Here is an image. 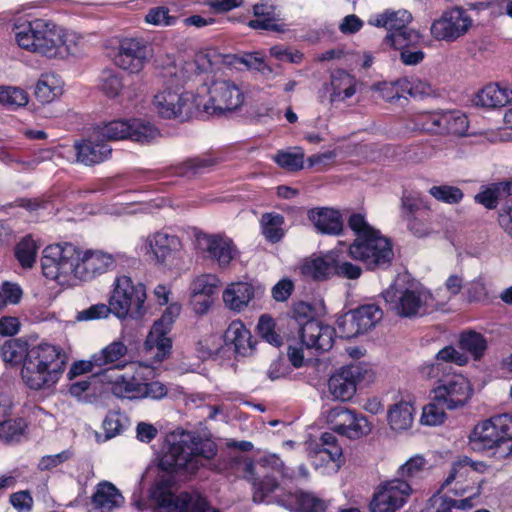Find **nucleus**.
Here are the masks:
<instances>
[{"label": "nucleus", "instance_id": "44", "mask_svg": "<svg viewBox=\"0 0 512 512\" xmlns=\"http://www.w3.org/2000/svg\"><path fill=\"white\" fill-rule=\"evenodd\" d=\"M420 41V34L412 28H405L399 32L387 33L384 42L394 47L395 49L409 48L418 44Z\"/></svg>", "mask_w": 512, "mask_h": 512}, {"label": "nucleus", "instance_id": "25", "mask_svg": "<svg viewBox=\"0 0 512 512\" xmlns=\"http://www.w3.org/2000/svg\"><path fill=\"white\" fill-rule=\"evenodd\" d=\"M198 247L208 253L209 257L217 260L221 267L230 264L236 249L229 238L220 235L200 234L197 237Z\"/></svg>", "mask_w": 512, "mask_h": 512}, {"label": "nucleus", "instance_id": "12", "mask_svg": "<svg viewBox=\"0 0 512 512\" xmlns=\"http://www.w3.org/2000/svg\"><path fill=\"white\" fill-rule=\"evenodd\" d=\"M433 401L447 410L463 407L473 395V387L462 374H447L432 390Z\"/></svg>", "mask_w": 512, "mask_h": 512}, {"label": "nucleus", "instance_id": "35", "mask_svg": "<svg viewBox=\"0 0 512 512\" xmlns=\"http://www.w3.org/2000/svg\"><path fill=\"white\" fill-rule=\"evenodd\" d=\"M512 101V90L501 88L498 84L485 86L476 97V105L485 108H499Z\"/></svg>", "mask_w": 512, "mask_h": 512}, {"label": "nucleus", "instance_id": "50", "mask_svg": "<svg viewBox=\"0 0 512 512\" xmlns=\"http://www.w3.org/2000/svg\"><path fill=\"white\" fill-rule=\"evenodd\" d=\"M429 194L436 200L447 204H458L464 197L462 190L455 186L439 185L429 189Z\"/></svg>", "mask_w": 512, "mask_h": 512}, {"label": "nucleus", "instance_id": "57", "mask_svg": "<svg viewBox=\"0 0 512 512\" xmlns=\"http://www.w3.org/2000/svg\"><path fill=\"white\" fill-rule=\"evenodd\" d=\"M445 409L435 401L428 404L423 408L421 422L429 426L442 424L446 418Z\"/></svg>", "mask_w": 512, "mask_h": 512}, {"label": "nucleus", "instance_id": "51", "mask_svg": "<svg viewBox=\"0 0 512 512\" xmlns=\"http://www.w3.org/2000/svg\"><path fill=\"white\" fill-rule=\"evenodd\" d=\"M28 103L27 93L16 87H0V106L20 107Z\"/></svg>", "mask_w": 512, "mask_h": 512}, {"label": "nucleus", "instance_id": "42", "mask_svg": "<svg viewBox=\"0 0 512 512\" xmlns=\"http://www.w3.org/2000/svg\"><path fill=\"white\" fill-rule=\"evenodd\" d=\"M331 85L333 88L330 96L332 102L343 101L355 94L354 79L344 71L332 76Z\"/></svg>", "mask_w": 512, "mask_h": 512}, {"label": "nucleus", "instance_id": "7", "mask_svg": "<svg viewBox=\"0 0 512 512\" xmlns=\"http://www.w3.org/2000/svg\"><path fill=\"white\" fill-rule=\"evenodd\" d=\"M126 354H93L94 360L100 361V365H106L107 370L129 369L131 373L125 372L118 376L110 384L111 393L120 399H140V374L139 370L150 368L138 361H127L122 359Z\"/></svg>", "mask_w": 512, "mask_h": 512}, {"label": "nucleus", "instance_id": "59", "mask_svg": "<svg viewBox=\"0 0 512 512\" xmlns=\"http://www.w3.org/2000/svg\"><path fill=\"white\" fill-rule=\"evenodd\" d=\"M401 83L404 85V88L409 89V96L414 98L430 96L434 92L430 83L419 78H403Z\"/></svg>", "mask_w": 512, "mask_h": 512}, {"label": "nucleus", "instance_id": "58", "mask_svg": "<svg viewBox=\"0 0 512 512\" xmlns=\"http://www.w3.org/2000/svg\"><path fill=\"white\" fill-rule=\"evenodd\" d=\"M217 279L212 275H203L194 280L191 286V295L213 296L216 292Z\"/></svg>", "mask_w": 512, "mask_h": 512}, {"label": "nucleus", "instance_id": "40", "mask_svg": "<svg viewBox=\"0 0 512 512\" xmlns=\"http://www.w3.org/2000/svg\"><path fill=\"white\" fill-rule=\"evenodd\" d=\"M254 15L257 19L251 20L249 26L254 29H264L278 31L279 26L275 23L277 20L275 7L268 3L256 4L253 7Z\"/></svg>", "mask_w": 512, "mask_h": 512}, {"label": "nucleus", "instance_id": "17", "mask_svg": "<svg viewBox=\"0 0 512 512\" xmlns=\"http://www.w3.org/2000/svg\"><path fill=\"white\" fill-rule=\"evenodd\" d=\"M411 484L403 479H392L378 485L370 502L371 512H396L407 502Z\"/></svg>", "mask_w": 512, "mask_h": 512}, {"label": "nucleus", "instance_id": "26", "mask_svg": "<svg viewBox=\"0 0 512 512\" xmlns=\"http://www.w3.org/2000/svg\"><path fill=\"white\" fill-rule=\"evenodd\" d=\"M76 151L77 161L86 165L92 166L99 164L108 159L112 149L99 138H95V131L87 140L76 141L74 144Z\"/></svg>", "mask_w": 512, "mask_h": 512}, {"label": "nucleus", "instance_id": "46", "mask_svg": "<svg viewBox=\"0 0 512 512\" xmlns=\"http://www.w3.org/2000/svg\"><path fill=\"white\" fill-rule=\"evenodd\" d=\"M60 93L54 76L42 75L35 87V96L42 103L53 101Z\"/></svg>", "mask_w": 512, "mask_h": 512}, {"label": "nucleus", "instance_id": "24", "mask_svg": "<svg viewBox=\"0 0 512 512\" xmlns=\"http://www.w3.org/2000/svg\"><path fill=\"white\" fill-rule=\"evenodd\" d=\"M181 307L178 304H171L166 308L161 318L153 324L145 340L147 350L157 349L159 352H169L172 348V340L167 336L174 318L180 313Z\"/></svg>", "mask_w": 512, "mask_h": 512}, {"label": "nucleus", "instance_id": "37", "mask_svg": "<svg viewBox=\"0 0 512 512\" xmlns=\"http://www.w3.org/2000/svg\"><path fill=\"white\" fill-rule=\"evenodd\" d=\"M29 423L24 417H7L0 422V440L5 443H19L25 437Z\"/></svg>", "mask_w": 512, "mask_h": 512}, {"label": "nucleus", "instance_id": "18", "mask_svg": "<svg viewBox=\"0 0 512 512\" xmlns=\"http://www.w3.org/2000/svg\"><path fill=\"white\" fill-rule=\"evenodd\" d=\"M152 45L143 38H124L120 41L114 63L130 73H139L153 57Z\"/></svg>", "mask_w": 512, "mask_h": 512}, {"label": "nucleus", "instance_id": "5", "mask_svg": "<svg viewBox=\"0 0 512 512\" xmlns=\"http://www.w3.org/2000/svg\"><path fill=\"white\" fill-rule=\"evenodd\" d=\"M68 354H24L21 377L35 391L53 387L63 375Z\"/></svg>", "mask_w": 512, "mask_h": 512}, {"label": "nucleus", "instance_id": "31", "mask_svg": "<svg viewBox=\"0 0 512 512\" xmlns=\"http://www.w3.org/2000/svg\"><path fill=\"white\" fill-rule=\"evenodd\" d=\"M224 343L228 350H255L257 340H253L250 330L240 321H232L224 333Z\"/></svg>", "mask_w": 512, "mask_h": 512}, {"label": "nucleus", "instance_id": "14", "mask_svg": "<svg viewBox=\"0 0 512 512\" xmlns=\"http://www.w3.org/2000/svg\"><path fill=\"white\" fill-rule=\"evenodd\" d=\"M374 373L367 363H356L341 367L328 380V388L335 399L351 400L357 390V385L364 380H370Z\"/></svg>", "mask_w": 512, "mask_h": 512}, {"label": "nucleus", "instance_id": "19", "mask_svg": "<svg viewBox=\"0 0 512 512\" xmlns=\"http://www.w3.org/2000/svg\"><path fill=\"white\" fill-rule=\"evenodd\" d=\"M327 423L333 431L349 439H358L371 431L365 416L343 406L328 411Z\"/></svg>", "mask_w": 512, "mask_h": 512}, {"label": "nucleus", "instance_id": "1", "mask_svg": "<svg viewBox=\"0 0 512 512\" xmlns=\"http://www.w3.org/2000/svg\"><path fill=\"white\" fill-rule=\"evenodd\" d=\"M41 267L46 278L59 283L67 281L70 275L88 281L112 270L115 259L111 254L102 251H88L80 257L74 245L54 244L43 250Z\"/></svg>", "mask_w": 512, "mask_h": 512}, {"label": "nucleus", "instance_id": "39", "mask_svg": "<svg viewBox=\"0 0 512 512\" xmlns=\"http://www.w3.org/2000/svg\"><path fill=\"white\" fill-rule=\"evenodd\" d=\"M175 512H207L210 509L208 499L199 492L182 491L177 494Z\"/></svg>", "mask_w": 512, "mask_h": 512}, {"label": "nucleus", "instance_id": "28", "mask_svg": "<svg viewBox=\"0 0 512 512\" xmlns=\"http://www.w3.org/2000/svg\"><path fill=\"white\" fill-rule=\"evenodd\" d=\"M279 502L291 512H325L328 508L325 500L302 490L287 494Z\"/></svg>", "mask_w": 512, "mask_h": 512}, {"label": "nucleus", "instance_id": "4", "mask_svg": "<svg viewBox=\"0 0 512 512\" xmlns=\"http://www.w3.org/2000/svg\"><path fill=\"white\" fill-rule=\"evenodd\" d=\"M348 226L356 234L349 255L362 261L370 270L388 267L394 257L390 241L372 228L361 214H352Z\"/></svg>", "mask_w": 512, "mask_h": 512}, {"label": "nucleus", "instance_id": "8", "mask_svg": "<svg viewBox=\"0 0 512 512\" xmlns=\"http://www.w3.org/2000/svg\"><path fill=\"white\" fill-rule=\"evenodd\" d=\"M146 297V289L142 283H135L125 275L120 276L115 280L109 299L112 313L119 319H125L128 316L139 318L143 314Z\"/></svg>", "mask_w": 512, "mask_h": 512}, {"label": "nucleus", "instance_id": "2", "mask_svg": "<svg viewBox=\"0 0 512 512\" xmlns=\"http://www.w3.org/2000/svg\"><path fill=\"white\" fill-rule=\"evenodd\" d=\"M15 39L21 48L48 58H64L76 53L74 38L61 27L43 19L17 27Z\"/></svg>", "mask_w": 512, "mask_h": 512}, {"label": "nucleus", "instance_id": "13", "mask_svg": "<svg viewBox=\"0 0 512 512\" xmlns=\"http://www.w3.org/2000/svg\"><path fill=\"white\" fill-rule=\"evenodd\" d=\"M382 318L383 311L378 305L363 304L340 316L337 330L342 338H353L375 328Z\"/></svg>", "mask_w": 512, "mask_h": 512}, {"label": "nucleus", "instance_id": "49", "mask_svg": "<svg viewBox=\"0 0 512 512\" xmlns=\"http://www.w3.org/2000/svg\"><path fill=\"white\" fill-rule=\"evenodd\" d=\"M100 88L107 97H117L123 89L120 75L114 70H103L100 76Z\"/></svg>", "mask_w": 512, "mask_h": 512}, {"label": "nucleus", "instance_id": "9", "mask_svg": "<svg viewBox=\"0 0 512 512\" xmlns=\"http://www.w3.org/2000/svg\"><path fill=\"white\" fill-rule=\"evenodd\" d=\"M473 470V462L468 457H463L452 464L448 476L441 484L440 488L429 499V503L434 509V512H453V509L467 510L474 506L473 500L480 494L479 488H477V491L473 494L459 500L442 493L453 481L458 478L466 477L467 474Z\"/></svg>", "mask_w": 512, "mask_h": 512}, {"label": "nucleus", "instance_id": "29", "mask_svg": "<svg viewBox=\"0 0 512 512\" xmlns=\"http://www.w3.org/2000/svg\"><path fill=\"white\" fill-rule=\"evenodd\" d=\"M313 453L317 465L327 466L332 462L339 467L342 463V448L331 432L322 433L319 441L314 444Z\"/></svg>", "mask_w": 512, "mask_h": 512}, {"label": "nucleus", "instance_id": "38", "mask_svg": "<svg viewBox=\"0 0 512 512\" xmlns=\"http://www.w3.org/2000/svg\"><path fill=\"white\" fill-rule=\"evenodd\" d=\"M414 407L410 402L400 401L388 411V423L392 430L400 431L411 427Z\"/></svg>", "mask_w": 512, "mask_h": 512}, {"label": "nucleus", "instance_id": "41", "mask_svg": "<svg viewBox=\"0 0 512 512\" xmlns=\"http://www.w3.org/2000/svg\"><path fill=\"white\" fill-rule=\"evenodd\" d=\"M260 223L262 234L267 241L277 243L283 238L284 231L282 225L284 224V217L282 215L277 213H264Z\"/></svg>", "mask_w": 512, "mask_h": 512}, {"label": "nucleus", "instance_id": "3", "mask_svg": "<svg viewBox=\"0 0 512 512\" xmlns=\"http://www.w3.org/2000/svg\"><path fill=\"white\" fill-rule=\"evenodd\" d=\"M167 440V450L160 459L159 467L170 474L195 475L202 466L198 457L213 459L217 445L210 439H203L191 433H183L179 440L171 436Z\"/></svg>", "mask_w": 512, "mask_h": 512}, {"label": "nucleus", "instance_id": "56", "mask_svg": "<svg viewBox=\"0 0 512 512\" xmlns=\"http://www.w3.org/2000/svg\"><path fill=\"white\" fill-rule=\"evenodd\" d=\"M110 313H112V307L110 303L108 305L104 303H98L81 311H78L75 316V319L80 322L99 320L107 318Z\"/></svg>", "mask_w": 512, "mask_h": 512}, {"label": "nucleus", "instance_id": "55", "mask_svg": "<svg viewBox=\"0 0 512 512\" xmlns=\"http://www.w3.org/2000/svg\"><path fill=\"white\" fill-rule=\"evenodd\" d=\"M475 201L482 204L485 208L495 209L499 201H503L501 190L498 183H493L474 197Z\"/></svg>", "mask_w": 512, "mask_h": 512}, {"label": "nucleus", "instance_id": "11", "mask_svg": "<svg viewBox=\"0 0 512 512\" xmlns=\"http://www.w3.org/2000/svg\"><path fill=\"white\" fill-rule=\"evenodd\" d=\"M95 138L103 141L130 139L132 141L147 143L158 135V130L142 119L114 120L97 127Z\"/></svg>", "mask_w": 512, "mask_h": 512}, {"label": "nucleus", "instance_id": "33", "mask_svg": "<svg viewBox=\"0 0 512 512\" xmlns=\"http://www.w3.org/2000/svg\"><path fill=\"white\" fill-rule=\"evenodd\" d=\"M91 501L94 508L101 512H111L124 503V497L114 484L102 481L96 486Z\"/></svg>", "mask_w": 512, "mask_h": 512}, {"label": "nucleus", "instance_id": "27", "mask_svg": "<svg viewBox=\"0 0 512 512\" xmlns=\"http://www.w3.org/2000/svg\"><path fill=\"white\" fill-rule=\"evenodd\" d=\"M337 251H329L322 256L307 258L300 267L303 276L314 281H325L335 276Z\"/></svg>", "mask_w": 512, "mask_h": 512}, {"label": "nucleus", "instance_id": "61", "mask_svg": "<svg viewBox=\"0 0 512 512\" xmlns=\"http://www.w3.org/2000/svg\"><path fill=\"white\" fill-rule=\"evenodd\" d=\"M145 20L153 25L171 26L176 23L177 17L171 16L169 9L161 6L150 9Z\"/></svg>", "mask_w": 512, "mask_h": 512}, {"label": "nucleus", "instance_id": "43", "mask_svg": "<svg viewBox=\"0 0 512 512\" xmlns=\"http://www.w3.org/2000/svg\"><path fill=\"white\" fill-rule=\"evenodd\" d=\"M467 116L459 111H443L442 134L464 135L468 130Z\"/></svg>", "mask_w": 512, "mask_h": 512}, {"label": "nucleus", "instance_id": "16", "mask_svg": "<svg viewBox=\"0 0 512 512\" xmlns=\"http://www.w3.org/2000/svg\"><path fill=\"white\" fill-rule=\"evenodd\" d=\"M153 106L162 118L176 119L180 122L189 120L195 110L194 97L191 93L170 88L154 96Z\"/></svg>", "mask_w": 512, "mask_h": 512}, {"label": "nucleus", "instance_id": "32", "mask_svg": "<svg viewBox=\"0 0 512 512\" xmlns=\"http://www.w3.org/2000/svg\"><path fill=\"white\" fill-rule=\"evenodd\" d=\"M322 328L323 327L316 322L307 321L302 325L296 319H288V329L293 334L296 345L301 347L299 352H303L304 349L314 348Z\"/></svg>", "mask_w": 512, "mask_h": 512}, {"label": "nucleus", "instance_id": "30", "mask_svg": "<svg viewBox=\"0 0 512 512\" xmlns=\"http://www.w3.org/2000/svg\"><path fill=\"white\" fill-rule=\"evenodd\" d=\"M309 220L318 232L328 235H339L343 231L342 215L331 208L313 209L308 213Z\"/></svg>", "mask_w": 512, "mask_h": 512}, {"label": "nucleus", "instance_id": "22", "mask_svg": "<svg viewBox=\"0 0 512 512\" xmlns=\"http://www.w3.org/2000/svg\"><path fill=\"white\" fill-rule=\"evenodd\" d=\"M257 335L275 349L287 345V352H299L293 334L288 329V319L278 324L269 314H262L255 329Z\"/></svg>", "mask_w": 512, "mask_h": 512}, {"label": "nucleus", "instance_id": "60", "mask_svg": "<svg viewBox=\"0 0 512 512\" xmlns=\"http://www.w3.org/2000/svg\"><path fill=\"white\" fill-rule=\"evenodd\" d=\"M425 459L422 456H415L410 458L398 469V479H403L408 482L409 479L416 477L423 471Z\"/></svg>", "mask_w": 512, "mask_h": 512}, {"label": "nucleus", "instance_id": "54", "mask_svg": "<svg viewBox=\"0 0 512 512\" xmlns=\"http://www.w3.org/2000/svg\"><path fill=\"white\" fill-rule=\"evenodd\" d=\"M273 159L281 168L291 172L302 169L304 164V154L302 152L278 151Z\"/></svg>", "mask_w": 512, "mask_h": 512}, {"label": "nucleus", "instance_id": "45", "mask_svg": "<svg viewBox=\"0 0 512 512\" xmlns=\"http://www.w3.org/2000/svg\"><path fill=\"white\" fill-rule=\"evenodd\" d=\"M38 246L31 236L24 237L15 248V256L23 268H31L36 260Z\"/></svg>", "mask_w": 512, "mask_h": 512}, {"label": "nucleus", "instance_id": "34", "mask_svg": "<svg viewBox=\"0 0 512 512\" xmlns=\"http://www.w3.org/2000/svg\"><path fill=\"white\" fill-rule=\"evenodd\" d=\"M223 301L230 310L240 312L254 297V288L246 282L230 284L223 292Z\"/></svg>", "mask_w": 512, "mask_h": 512}, {"label": "nucleus", "instance_id": "53", "mask_svg": "<svg viewBox=\"0 0 512 512\" xmlns=\"http://www.w3.org/2000/svg\"><path fill=\"white\" fill-rule=\"evenodd\" d=\"M429 216L428 209L424 207L423 202L410 195H404L401 198V217L404 221L415 216Z\"/></svg>", "mask_w": 512, "mask_h": 512}, {"label": "nucleus", "instance_id": "20", "mask_svg": "<svg viewBox=\"0 0 512 512\" xmlns=\"http://www.w3.org/2000/svg\"><path fill=\"white\" fill-rule=\"evenodd\" d=\"M472 26V19L459 7L445 11L431 26V34L437 40L453 42L465 35Z\"/></svg>", "mask_w": 512, "mask_h": 512}, {"label": "nucleus", "instance_id": "64", "mask_svg": "<svg viewBox=\"0 0 512 512\" xmlns=\"http://www.w3.org/2000/svg\"><path fill=\"white\" fill-rule=\"evenodd\" d=\"M389 32H399L408 27L412 21V15L407 10L389 11Z\"/></svg>", "mask_w": 512, "mask_h": 512}, {"label": "nucleus", "instance_id": "63", "mask_svg": "<svg viewBox=\"0 0 512 512\" xmlns=\"http://www.w3.org/2000/svg\"><path fill=\"white\" fill-rule=\"evenodd\" d=\"M167 393V387L159 381L140 383V399L151 398L154 400H159L165 397Z\"/></svg>", "mask_w": 512, "mask_h": 512}, {"label": "nucleus", "instance_id": "15", "mask_svg": "<svg viewBox=\"0 0 512 512\" xmlns=\"http://www.w3.org/2000/svg\"><path fill=\"white\" fill-rule=\"evenodd\" d=\"M497 420L496 415L477 424L469 439L473 449L491 451L492 457L502 460L512 454V444L503 441Z\"/></svg>", "mask_w": 512, "mask_h": 512}, {"label": "nucleus", "instance_id": "62", "mask_svg": "<svg viewBox=\"0 0 512 512\" xmlns=\"http://www.w3.org/2000/svg\"><path fill=\"white\" fill-rule=\"evenodd\" d=\"M335 266V276L338 277L354 280L358 279L362 273L360 266L346 261L339 252H337V264Z\"/></svg>", "mask_w": 512, "mask_h": 512}, {"label": "nucleus", "instance_id": "48", "mask_svg": "<svg viewBox=\"0 0 512 512\" xmlns=\"http://www.w3.org/2000/svg\"><path fill=\"white\" fill-rule=\"evenodd\" d=\"M459 348L463 352H484L487 348V340L474 330H467L460 334Z\"/></svg>", "mask_w": 512, "mask_h": 512}, {"label": "nucleus", "instance_id": "23", "mask_svg": "<svg viewBox=\"0 0 512 512\" xmlns=\"http://www.w3.org/2000/svg\"><path fill=\"white\" fill-rule=\"evenodd\" d=\"M213 113L221 115L239 109L244 103V94L238 85L228 79H218L209 88Z\"/></svg>", "mask_w": 512, "mask_h": 512}, {"label": "nucleus", "instance_id": "6", "mask_svg": "<svg viewBox=\"0 0 512 512\" xmlns=\"http://www.w3.org/2000/svg\"><path fill=\"white\" fill-rule=\"evenodd\" d=\"M385 301L400 317L413 318L426 311L431 294L419 283L405 285L399 278L383 293Z\"/></svg>", "mask_w": 512, "mask_h": 512}, {"label": "nucleus", "instance_id": "10", "mask_svg": "<svg viewBox=\"0 0 512 512\" xmlns=\"http://www.w3.org/2000/svg\"><path fill=\"white\" fill-rule=\"evenodd\" d=\"M246 471L251 476L254 502H263L279 487L278 477H285L286 467L277 455L265 457L257 467L247 464Z\"/></svg>", "mask_w": 512, "mask_h": 512}, {"label": "nucleus", "instance_id": "47", "mask_svg": "<svg viewBox=\"0 0 512 512\" xmlns=\"http://www.w3.org/2000/svg\"><path fill=\"white\" fill-rule=\"evenodd\" d=\"M38 336L32 335L29 338H16L5 342L2 352H34L36 349L45 350L50 346L47 343L37 344Z\"/></svg>", "mask_w": 512, "mask_h": 512}, {"label": "nucleus", "instance_id": "36", "mask_svg": "<svg viewBox=\"0 0 512 512\" xmlns=\"http://www.w3.org/2000/svg\"><path fill=\"white\" fill-rule=\"evenodd\" d=\"M172 481L170 479H160L156 481L149 489V498L157 508L176 510L177 494L171 491Z\"/></svg>", "mask_w": 512, "mask_h": 512}, {"label": "nucleus", "instance_id": "52", "mask_svg": "<svg viewBox=\"0 0 512 512\" xmlns=\"http://www.w3.org/2000/svg\"><path fill=\"white\" fill-rule=\"evenodd\" d=\"M287 360L292 368L310 367L316 373H324L328 368V362L318 358H305V354H286Z\"/></svg>", "mask_w": 512, "mask_h": 512}, {"label": "nucleus", "instance_id": "21", "mask_svg": "<svg viewBox=\"0 0 512 512\" xmlns=\"http://www.w3.org/2000/svg\"><path fill=\"white\" fill-rule=\"evenodd\" d=\"M181 241L175 235L158 232L149 236L144 244L146 254H151L159 265L172 268L178 264Z\"/></svg>", "mask_w": 512, "mask_h": 512}]
</instances>
